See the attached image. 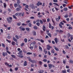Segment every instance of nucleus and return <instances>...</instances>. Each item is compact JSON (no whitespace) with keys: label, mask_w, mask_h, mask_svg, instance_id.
Listing matches in <instances>:
<instances>
[{"label":"nucleus","mask_w":73,"mask_h":73,"mask_svg":"<svg viewBox=\"0 0 73 73\" xmlns=\"http://www.w3.org/2000/svg\"><path fill=\"white\" fill-rule=\"evenodd\" d=\"M7 20L9 23V24H11V23H12V21H11V20H12V17H9V18H7Z\"/></svg>","instance_id":"nucleus-1"},{"label":"nucleus","mask_w":73,"mask_h":73,"mask_svg":"<svg viewBox=\"0 0 73 73\" xmlns=\"http://www.w3.org/2000/svg\"><path fill=\"white\" fill-rule=\"evenodd\" d=\"M19 29H20V31H24L25 30V28H23V27L21 26L19 27Z\"/></svg>","instance_id":"nucleus-2"},{"label":"nucleus","mask_w":73,"mask_h":73,"mask_svg":"<svg viewBox=\"0 0 73 73\" xmlns=\"http://www.w3.org/2000/svg\"><path fill=\"white\" fill-rule=\"evenodd\" d=\"M2 55L3 57H5V56H8V54L6 52H3L2 53Z\"/></svg>","instance_id":"nucleus-3"},{"label":"nucleus","mask_w":73,"mask_h":73,"mask_svg":"<svg viewBox=\"0 0 73 73\" xmlns=\"http://www.w3.org/2000/svg\"><path fill=\"white\" fill-rule=\"evenodd\" d=\"M48 67L50 68H52V67H53V68H54V65L51 64H48Z\"/></svg>","instance_id":"nucleus-4"},{"label":"nucleus","mask_w":73,"mask_h":73,"mask_svg":"<svg viewBox=\"0 0 73 73\" xmlns=\"http://www.w3.org/2000/svg\"><path fill=\"white\" fill-rule=\"evenodd\" d=\"M36 5L38 7L39 6V5H42V3L40 2V1H38L36 4Z\"/></svg>","instance_id":"nucleus-5"},{"label":"nucleus","mask_w":73,"mask_h":73,"mask_svg":"<svg viewBox=\"0 0 73 73\" xmlns=\"http://www.w3.org/2000/svg\"><path fill=\"white\" fill-rule=\"evenodd\" d=\"M49 28H52V29H54V27L53 26H52V25H51V24H50V23H49Z\"/></svg>","instance_id":"nucleus-6"},{"label":"nucleus","mask_w":73,"mask_h":73,"mask_svg":"<svg viewBox=\"0 0 73 73\" xmlns=\"http://www.w3.org/2000/svg\"><path fill=\"white\" fill-rule=\"evenodd\" d=\"M47 46L48 47L47 48V49L48 50H50V49L52 48V47L50 46V45H48Z\"/></svg>","instance_id":"nucleus-7"},{"label":"nucleus","mask_w":73,"mask_h":73,"mask_svg":"<svg viewBox=\"0 0 73 73\" xmlns=\"http://www.w3.org/2000/svg\"><path fill=\"white\" fill-rule=\"evenodd\" d=\"M32 34L33 36H36V32L35 31H33L32 32Z\"/></svg>","instance_id":"nucleus-8"},{"label":"nucleus","mask_w":73,"mask_h":73,"mask_svg":"<svg viewBox=\"0 0 73 73\" xmlns=\"http://www.w3.org/2000/svg\"><path fill=\"white\" fill-rule=\"evenodd\" d=\"M36 42L35 41H34L32 43L30 44V46H33V44L35 45L36 44Z\"/></svg>","instance_id":"nucleus-9"},{"label":"nucleus","mask_w":73,"mask_h":73,"mask_svg":"<svg viewBox=\"0 0 73 73\" xmlns=\"http://www.w3.org/2000/svg\"><path fill=\"white\" fill-rule=\"evenodd\" d=\"M54 40L56 43V44H57V42H58V40L57 39V38H55Z\"/></svg>","instance_id":"nucleus-10"},{"label":"nucleus","mask_w":73,"mask_h":73,"mask_svg":"<svg viewBox=\"0 0 73 73\" xmlns=\"http://www.w3.org/2000/svg\"><path fill=\"white\" fill-rule=\"evenodd\" d=\"M26 30L27 32H30V28H28V27H26Z\"/></svg>","instance_id":"nucleus-11"},{"label":"nucleus","mask_w":73,"mask_h":73,"mask_svg":"<svg viewBox=\"0 0 73 73\" xmlns=\"http://www.w3.org/2000/svg\"><path fill=\"white\" fill-rule=\"evenodd\" d=\"M23 65L24 66H27V61H25L24 62Z\"/></svg>","instance_id":"nucleus-12"},{"label":"nucleus","mask_w":73,"mask_h":73,"mask_svg":"<svg viewBox=\"0 0 73 73\" xmlns=\"http://www.w3.org/2000/svg\"><path fill=\"white\" fill-rule=\"evenodd\" d=\"M43 52L45 54H47V51H46V49H44L43 50Z\"/></svg>","instance_id":"nucleus-13"},{"label":"nucleus","mask_w":73,"mask_h":73,"mask_svg":"<svg viewBox=\"0 0 73 73\" xmlns=\"http://www.w3.org/2000/svg\"><path fill=\"white\" fill-rule=\"evenodd\" d=\"M68 0H64L63 2L65 3V4H68Z\"/></svg>","instance_id":"nucleus-14"},{"label":"nucleus","mask_w":73,"mask_h":73,"mask_svg":"<svg viewBox=\"0 0 73 73\" xmlns=\"http://www.w3.org/2000/svg\"><path fill=\"white\" fill-rule=\"evenodd\" d=\"M13 40L14 41H15V42H17V39H16L15 37H13Z\"/></svg>","instance_id":"nucleus-15"},{"label":"nucleus","mask_w":73,"mask_h":73,"mask_svg":"<svg viewBox=\"0 0 73 73\" xmlns=\"http://www.w3.org/2000/svg\"><path fill=\"white\" fill-rule=\"evenodd\" d=\"M25 45V43H22L21 44L20 46L22 47L24 46Z\"/></svg>","instance_id":"nucleus-16"},{"label":"nucleus","mask_w":73,"mask_h":73,"mask_svg":"<svg viewBox=\"0 0 73 73\" xmlns=\"http://www.w3.org/2000/svg\"><path fill=\"white\" fill-rule=\"evenodd\" d=\"M54 49H55V50H56V51H59V49H58L57 47H55Z\"/></svg>","instance_id":"nucleus-17"},{"label":"nucleus","mask_w":73,"mask_h":73,"mask_svg":"<svg viewBox=\"0 0 73 73\" xmlns=\"http://www.w3.org/2000/svg\"><path fill=\"white\" fill-rule=\"evenodd\" d=\"M18 57L19 58H23V57H24V56H23V55H19L18 56Z\"/></svg>","instance_id":"nucleus-18"},{"label":"nucleus","mask_w":73,"mask_h":73,"mask_svg":"<svg viewBox=\"0 0 73 73\" xmlns=\"http://www.w3.org/2000/svg\"><path fill=\"white\" fill-rule=\"evenodd\" d=\"M28 25H29V27H32V23H30L29 24H28Z\"/></svg>","instance_id":"nucleus-19"},{"label":"nucleus","mask_w":73,"mask_h":73,"mask_svg":"<svg viewBox=\"0 0 73 73\" xmlns=\"http://www.w3.org/2000/svg\"><path fill=\"white\" fill-rule=\"evenodd\" d=\"M11 56L14 58H16V56L14 55H11Z\"/></svg>","instance_id":"nucleus-20"},{"label":"nucleus","mask_w":73,"mask_h":73,"mask_svg":"<svg viewBox=\"0 0 73 73\" xmlns=\"http://www.w3.org/2000/svg\"><path fill=\"white\" fill-rule=\"evenodd\" d=\"M21 22H19V23H17V25L18 26H20L21 25Z\"/></svg>","instance_id":"nucleus-21"},{"label":"nucleus","mask_w":73,"mask_h":73,"mask_svg":"<svg viewBox=\"0 0 73 73\" xmlns=\"http://www.w3.org/2000/svg\"><path fill=\"white\" fill-rule=\"evenodd\" d=\"M17 3L18 4H19L20 3V0H17Z\"/></svg>","instance_id":"nucleus-22"},{"label":"nucleus","mask_w":73,"mask_h":73,"mask_svg":"<svg viewBox=\"0 0 73 73\" xmlns=\"http://www.w3.org/2000/svg\"><path fill=\"white\" fill-rule=\"evenodd\" d=\"M39 21H40V23L41 24H43V21L41 19H40Z\"/></svg>","instance_id":"nucleus-23"},{"label":"nucleus","mask_w":73,"mask_h":73,"mask_svg":"<svg viewBox=\"0 0 73 73\" xmlns=\"http://www.w3.org/2000/svg\"><path fill=\"white\" fill-rule=\"evenodd\" d=\"M16 10L17 11H21V9H20V8H19L17 7L16 9Z\"/></svg>","instance_id":"nucleus-24"},{"label":"nucleus","mask_w":73,"mask_h":73,"mask_svg":"<svg viewBox=\"0 0 73 73\" xmlns=\"http://www.w3.org/2000/svg\"><path fill=\"white\" fill-rule=\"evenodd\" d=\"M68 14L65 15L64 16V17H65V18H68Z\"/></svg>","instance_id":"nucleus-25"},{"label":"nucleus","mask_w":73,"mask_h":73,"mask_svg":"<svg viewBox=\"0 0 73 73\" xmlns=\"http://www.w3.org/2000/svg\"><path fill=\"white\" fill-rule=\"evenodd\" d=\"M14 6L15 7H17L18 6V5L17 3H15L14 4Z\"/></svg>","instance_id":"nucleus-26"},{"label":"nucleus","mask_w":73,"mask_h":73,"mask_svg":"<svg viewBox=\"0 0 73 73\" xmlns=\"http://www.w3.org/2000/svg\"><path fill=\"white\" fill-rule=\"evenodd\" d=\"M42 20L43 21V22H44V23L46 22V20L45 19H42Z\"/></svg>","instance_id":"nucleus-27"},{"label":"nucleus","mask_w":73,"mask_h":73,"mask_svg":"<svg viewBox=\"0 0 73 73\" xmlns=\"http://www.w3.org/2000/svg\"><path fill=\"white\" fill-rule=\"evenodd\" d=\"M54 50L53 49V50H51V53H53V54H54Z\"/></svg>","instance_id":"nucleus-28"},{"label":"nucleus","mask_w":73,"mask_h":73,"mask_svg":"<svg viewBox=\"0 0 73 73\" xmlns=\"http://www.w3.org/2000/svg\"><path fill=\"white\" fill-rule=\"evenodd\" d=\"M12 45H15V42L13 41L11 43Z\"/></svg>","instance_id":"nucleus-29"},{"label":"nucleus","mask_w":73,"mask_h":73,"mask_svg":"<svg viewBox=\"0 0 73 73\" xmlns=\"http://www.w3.org/2000/svg\"><path fill=\"white\" fill-rule=\"evenodd\" d=\"M67 36L68 37H70L71 36L70 34L69 33H68Z\"/></svg>","instance_id":"nucleus-30"},{"label":"nucleus","mask_w":73,"mask_h":73,"mask_svg":"<svg viewBox=\"0 0 73 73\" xmlns=\"http://www.w3.org/2000/svg\"><path fill=\"white\" fill-rule=\"evenodd\" d=\"M29 61L32 62V63H33V64L34 62H33V60H32L30 58L29 59Z\"/></svg>","instance_id":"nucleus-31"},{"label":"nucleus","mask_w":73,"mask_h":73,"mask_svg":"<svg viewBox=\"0 0 73 73\" xmlns=\"http://www.w3.org/2000/svg\"><path fill=\"white\" fill-rule=\"evenodd\" d=\"M13 18L14 19H15L16 20H17V17H16V16H15V15H13Z\"/></svg>","instance_id":"nucleus-32"},{"label":"nucleus","mask_w":73,"mask_h":73,"mask_svg":"<svg viewBox=\"0 0 73 73\" xmlns=\"http://www.w3.org/2000/svg\"><path fill=\"white\" fill-rule=\"evenodd\" d=\"M55 20L56 21H57V22H58L59 21V19H58L57 18H55Z\"/></svg>","instance_id":"nucleus-33"},{"label":"nucleus","mask_w":73,"mask_h":73,"mask_svg":"<svg viewBox=\"0 0 73 73\" xmlns=\"http://www.w3.org/2000/svg\"><path fill=\"white\" fill-rule=\"evenodd\" d=\"M31 47H29V48L31 49L32 50L33 49V46L32 45V46H30Z\"/></svg>","instance_id":"nucleus-34"},{"label":"nucleus","mask_w":73,"mask_h":73,"mask_svg":"<svg viewBox=\"0 0 73 73\" xmlns=\"http://www.w3.org/2000/svg\"><path fill=\"white\" fill-rule=\"evenodd\" d=\"M69 62L71 64H73V61L72 60H70L69 61Z\"/></svg>","instance_id":"nucleus-35"},{"label":"nucleus","mask_w":73,"mask_h":73,"mask_svg":"<svg viewBox=\"0 0 73 73\" xmlns=\"http://www.w3.org/2000/svg\"><path fill=\"white\" fill-rule=\"evenodd\" d=\"M38 63L40 65H42V62L41 61L39 62Z\"/></svg>","instance_id":"nucleus-36"},{"label":"nucleus","mask_w":73,"mask_h":73,"mask_svg":"<svg viewBox=\"0 0 73 73\" xmlns=\"http://www.w3.org/2000/svg\"><path fill=\"white\" fill-rule=\"evenodd\" d=\"M62 72L63 73H66V70H62Z\"/></svg>","instance_id":"nucleus-37"},{"label":"nucleus","mask_w":73,"mask_h":73,"mask_svg":"<svg viewBox=\"0 0 73 73\" xmlns=\"http://www.w3.org/2000/svg\"><path fill=\"white\" fill-rule=\"evenodd\" d=\"M15 37L16 38H17V39H19V37L18 35H16L15 36Z\"/></svg>","instance_id":"nucleus-38"},{"label":"nucleus","mask_w":73,"mask_h":73,"mask_svg":"<svg viewBox=\"0 0 73 73\" xmlns=\"http://www.w3.org/2000/svg\"><path fill=\"white\" fill-rule=\"evenodd\" d=\"M5 65H6V66H8L9 65V64H8V63L6 62L5 63Z\"/></svg>","instance_id":"nucleus-39"},{"label":"nucleus","mask_w":73,"mask_h":73,"mask_svg":"<svg viewBox=\"0 0 73 73\" xmlns=\"http://www.w3.org/2000/svg\"><path fill=\"white\" fill-rule=\"evenodd\" d=\"M3 4L4 7L5 8H6V7H7V5L6 4V3H4Z\"/></svg>","instance_id":"nucleus-40"},{"label":"nucleus","mask_w":73,"mask_h":73,"mask_svg":"<svg viewBox=\"0 0 73 73\" xmlns=\"http://www.w3.org/2000/svg\"><path fill=\"white\" fill-rule=\"evenodd\" d=\"M24 40L25 42H26V43H27V38H25L24 39Z\"/></svg>","instance_id":"nucleus-41"},{"label":"nucleus","mask_w":73,"mask_h":73,"mask_svg":"<svg viewBox=\"0 0 73 73\" xmlns=\"http://www.w3.org/2000/svg\"><path fill=\"white\" fill-rule=\"evenodd\" d=\"M59 25L60 28H61L62 29V25H61L60 24H59Z\"/></svg>","instance_id":"nucleus-42"},{"label":"nucleus","mask_w":73,"mask_h":73,"mask_svg":"<svg viewBox=\"0 0 73 73\" xmlns=\"http://www.w3.org/2000/svg\"><path fill=\"white\" fill-rule=\"evenodd\" d=\"M43 62H47V60L44 59L43 60Z\"/></svg>","instance_id":"nucleus-43"},{"label":"nucleus","mask_w":73,"mask_h":73,"mask_svg":"<svg viewBox=\"0 0 73 73\" xmlns=\"http://www.w3.org/2000/svg\"><path fill=\"white\" fill-rule=\"evenodd\" d=\"M33 28L35 29H37V26H34Z\"/></svg>","instance_id":"nucleus-44"},{"label":"nucleus","mask_w":73,"mask_h":73,"mask_svg":"<svg viewBox=\"0 0 73 73\" xmlns=\"http://www.w3.org/2000/svg\"><path fill=\"white\" fill-rule=\"evenodd\" d=\"M40 23L39 22H37L36 23V25H37V26H40Z\"/></svg>","instance_id":"nucleus-45"},{"label":"nucleus","mask_w":73,"mask_h":73,"mask_svg":"<svg viewBox=\"0 0 73 73\" xmlns=\"http://www.w3.org/2000/svg\"><path fill=\"white\" fill-rule=\"evenodd\" d=\"M67 10H68V8L65 7L64 8V11H66Z\"/></svg>","instance_id":"nucleus-46"},{"label":"nucleus","mask_w":73,"mask_h":73,"mask_svg":"<svg viewBox=\"0 0 73 73\" xmlns=\"http://www.w3.org/2000/svg\"><path fill=\"white\" fill-rule=\"evenodd\" d=\"M65 47L66 49H69V47H68V45H66Z\"/></svg>","instance_id":"nucleus-47"},{"label":"nucleus","mask_w":73,"mask_h":73,"mask_svg":"<svg viewBox=\"0 0 73 73\" xmlns=\"http://www.w3.org/2000/svg\"><path fill=\"white\" fill-rule=\"evenodd\" d=\"M6 40L9 43H11V40H8V39H6Z\"/></svg>","instance_id":"nucleus-48"},{"label":"nucleus","mask_w":73,"mask_h":73,"mask_svg":"<svg viewBox=\"0 0 73 73\" xmlns=\"http://www.w3.org/2000/svg\"><path fill=\"white\" fill-rule=\"evenodd\" d=\"M27 54H28L29 55H30V54H32V53L30 52H28L27 53Z\"/></svg>","instance_id":"nucleus-49"},{"label":"nucleus","mask_w":73,"mask_h":73,"mask_svg":"<svg viewBox=\"0 0 73 73\" xmlns=\"http://www.w3.org/2000/svg\"><path fill=\"white\" fill-rule=\"evenodd\" d=\"M30 19H35V17H30Z\"/></svg>","instance_id":"nucleus-50"},{"label":"nucleus","mask_w":73,"mask_h":73,"mask_svg":"<svg viewBox=\"0 0 73 73\" xmlns=\"http://www.w3.org/2000/svg\"><path fill=\"white\" fill-rule=\"evenodd\" d=\"M52 22H53V24H55V22H54V21L53 20V19H52Z\"/></svg>","instance_id":"nucleus-51"},{"label":"nucleus","mask_w":73,"mask_h":73,"mask_svg":"<svg viewBox=\"0 0 73 73\" xmlns=\"http://www.w3.org/2000/svg\"><path fill=\"white\" fill-rule=\"evenodd\" d=\"M48 35L50 37H52V36L51 35V34L50 33H48Z\"/></svg>","instance_id":"nucleus-52"},{"label":"nucleus","mask_w":73,"mask_h":73,"mask_svg":"<svg viewBox=\"0 0 73 73\" xmlns=\"http://www.w3.org/2000/svg\"><path fill=\"white\" fill-rule=\"evenodd\" d=\"M63 32L64 31H63L60 30L59 31V33H63Z\"/></svg>","instance_id":"nucleus-53"},{"label":"nucleus","mask_w":73,"mask_h":73,"mask_svg":"<svg viewBox=\"0 0 73 73\" xmlns=\"http://www.w3.org/2000/svg\"><path fill=\"white\" fill-rule=\"evenodd\" d=\"M70 38L71 40H73V35H71V36L70 37Z\"/></svg>","instance_id":"nucleus-54"},{"label":"nucleus","mask_w":73,"mask_h":73,"mask_svg":"<svg viewBox=\"0 0 73 73\" xmlns=\"http://www.w3.org/2000/svg\"><path fill=\"white\" fill-rule=\"evenodd\" d=\"M33 63H35V64H36V63H37V61H36V60H33Z\"/></svg>","instance_id":"nucleus-55"},{"label":"nucleus","mask_w":73,"mask_h":73,"mask_svg":"<svg viewBox=\"0 0 73 73\" xmlns=\"http://www.w3.org/2000/svg\"><path fill=\"white\" fill-rule=\"evenodd\" d=\"M40 41L42 43H44V40H42V39L40 40Z\"/></svg>","instance_id":"nucleus-56"},{"label":"nucleus","mask_w":73,"mask_h":73,"mask_svg":"<svg viewBox=\"0 0 73 73\" xmlns=\"http://www.w3.org/2000/svg\"><path fill=\"white\" fill-rule=\"evenodd\" d=\"M2 46L3 48H5V44L4 43H2Z\"/></svg>","instance_id":"nucleus-57"},{"label":"nucleus","mask_w":73,"mask_h":73,"mask_svg":"<svg viewBox=\"0 0 73 73\" xmlns=\"http://www.w3.org/2000/svg\"><path fill=\"white\" fill-rule=\"evenodd\" d=\"M18 68L17 67H16L15 68V71H17L18 70Z\"/></svg>","instance_id":"nucleus-58"},{"label":"nucleus","mask_w":73,"mask_h":73,"mask_svg":"<svg viewBox=\"0 0 73 73\" xmlns=\"http://www.w3.org/2000/svg\"><path fill=\"white\" fill-rule=\"evenodd\" d=\"M60 24H61V25H64V23H62V22H60Z\"/></svg>","instance_id":"nucleus-59"},{"label":"nucleus","mask_w":73,"mask_h":73,"mask_svg":"<svg viewBox=\"0 0 73 73\" xmlns=\"http://www.w3.org/2000/svg\"><path fill=\"white\" fill-rule=\"evenodd\" d=\"M66 20L67 21V22H68V21H69V18H67L66 19Z\"/></svg>","instance_id":"nucleus-60"},{"label":"nucleus","mask_w":73,"mask_h":73,"mask_svg":"<svg viewBox=\"0 0 73 73\" xmlns=\"http://www.w3.org/2000/svg\"><path fill=\"white\" fill-rule=\"evenodd\" d=\"M39 49L40 50H42V47H41L40 46L39 47Z\"/></svg>","instance_id":"nucleus-61"},{"label":"nucleus","mask_w":73,"mask_h":73,"mask_svg":"<svg viewBox=\"0 0 73 73\" xmlns=\"http://www.w3.org/2000/svg\"><path fill=\"white\" fill-rule=\"evenodd\" d=\"M22 26H26L27 25V24L24 23H22Z\"/></svg>","instance_id":"nucleus-62"},{"label":"nucleus","mask_w":73,"mask_h":73,"mask_svg":"<svg viewBox=\"0 0 73 73\" xmlns=\"http://www.w3.org/2000/svg\"><path fill=\"white\" fill-rule=\"evenodd\" d=\"M17 54H19V55H23V54L22 53H17Z\"/></svg>","instance_id":"nucleus-63"},{"label":"nucleus","mask_w":73,"mask_h":73,"mask_svg":"<svg viewBox=\"0 0 73 73\" xmlns=\"http://www.w3.org/2000/svg\"><path fill=\"white\" fill-rule=\"evenodd\" d=\"M69 29H72V27L70 26H69L68 27Z\"/></svg>","instance_id":"nucleus-64"}]
</instances>
